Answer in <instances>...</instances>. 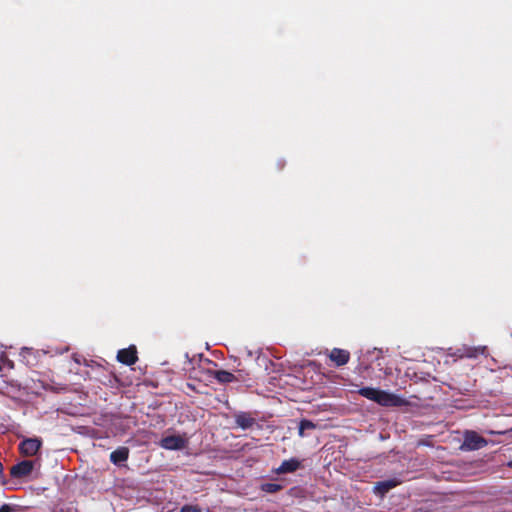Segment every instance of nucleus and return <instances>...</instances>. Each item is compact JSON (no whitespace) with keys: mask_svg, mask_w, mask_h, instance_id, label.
<instances>
[{"mask_svg":"<svg viewBox=\"0 0 512 512\" xmlns=\"http://www.w3.org/2000/svg\"><path fill=\"white\" fill-rule=\"evenodd\" d=\"M117 360L127 366L134 365L138 360L136 346L131 345L128 348L120 349L117 353Z\"/></svg>","mask_w":512,"mask_h":512,"instance_id":"8","label":"nucleus"},{"mask_svg":"<svg viewBox=\"0 0 512 512\" xmlns=\"http://www.w3.org/2000/svg\"><path fill=\"white\" fill-rule=\"evenodd\" d=\"M509 467H511V468H512V461H511V462H509Z\"/></svg>","mask_w":512,"mask_h":512,"instance_id":"21","label":"nucleus"},{"mask_svg":"<svg viewBox=\"0 0 512 512\" xmlns=\"http://www.w3.org/2000/svg\"><path fill=\"white\" fill-rule=\"evenodd\" d=\"M487 352L486 346H462L461 348H457L454 356L458 358H470L475 359L479 355H485Z\"/></svg>","mask_w":512,"mask_h":512,"instance_id":"6","label":"nucleus"},{"mask_svg":"<svg viewBox=\"0 0 512 512\" xmlns=\"http://www.w3.org/2000/svg\"><path fill=\"white\" fill-rule=\"evenodd\" d=\"M399 484L396 480H385L377 482L374 486V492L376 494H379L381 496H384L386 493L389 492L392 488L396 487Z\"/></svg>","mask_w":512,"mask_h":512,"instance_id":"13","label":"nucleus"},{"mask_svg":"<svg viewBox=\"0 0 512 512\" xmlns=\"http://www.w3.org/2000/svg\"><path fill=\"white\" fill-rule=\"evenodd\" d=\"M129 458V449L125 446L118 447L116 450L111 452L110 461L117 466L126 462Z\"/></svg>","mask_w":512,"mask_h":512,"instance_id":"11","label":"nucleus"},{"mask_svg":"<svg viewBox=\"0 0 512 512\" xmlns=\"http://www.w3.org/2000/svg\"><path fill=\"white\" fill-rule=\"evenodd\" d=\"M509 431H512V428H511V429H509V430H505V431H489L488 433H489V434H492V435H493V434H505V433H507V432H509Z\"/></svg>","mask_w":512,"mask_h":512,"instance_id":"19","label":"nucleus"},{"mask_svg":"<svg viewBox=\"0 0 512 512\" xmlns=\"http://www.w3.org/2000/svg\"><path fill=\"white\" fill-rule=\"evenodd\" d=\"M316 427H317L316 424L314 422H312L311 420L302 419L299 422V426H298V435H299V437H301V438L305 437L306 436V434H305L306 430H313Z\"/></svg>","mask_w":512,"mask_h":512,"instance_id":"14","label":"nucleus"},{"mask_svg":"<svg viewBox=\"0 0 512 512\" xmlns=\"http://www.w3.org/2000/svg\"><path fill=\"white\" fill-rule=\"evenodd\" d=\"M180 512H201V508L197 505H184L181 507Z\"/></svg>","mask_w":512,"mask_h":512,"instance_id":"17","label":"nucleus"},{"mask_svg":"<svg viewBox=\"0 0 512 512\" xmlns=\"http://www.w3.org/2000/svg\"><path fill=\"white\" fill-rule=\"evenodd\" d=\"M20 357L22 361L25 362L27 365H34V362L31 361V357L34 358V351L32 348H22L20 352Z\"/></svg>","mask_w":512,"mask_h":512,"instance_id":"16","label":"nucleus"},{"mask_svg":"<svg viewBox=\"0 0 512 512\" xmlns=\"http://www.w3.org/2000/svg\"><path fill=\"white\" fill-rule=\"evenodd\" d=\"M42 446L41 439L34 438H26L19 444V451L25 457L35 456Z\"/></svg>","mask_w":512,"mask_h":512,"instance_id":"3","label":"nucleus"},{"mask_svg":"<svg viewBox=\"0 0 512 512\" xmlns=\"http://www.w3.org/2000/svg\"><path fill=\"white\" fill-rule=\"evenodd\" d=\"M34 469V462L31 460H23L10 469V475L13 478H24L31 474Z\"/></svg>","mask_w":512,"mask_h":512,"instance_id":"7","label":"nucleus"},{"mask_svg":"<svg viewBox=\"0 0 512 512\" xmlns=\"http://www.w3.org/2000/svg\"><path fill=\"white\" fill-rule=\"evenodd\" d=\"M3 472V465L2 463L0 462V474Z\"/></svg>","mask_w":512,"mask_h":512,"instance_id":"20","label":"nucleus"},{"mask_svg":"<svg viewBox=\"0 0 512 512\" xmlns=\"http://www.w3.org/2000/svg\"><path fill=\"white\" fill-rule=\"evenodd\" d=\"M359 395L365 397L371 401L376 402L382 406H400L402 404V399L395 394L388 393L384 390H380L373 387H362L358 390Z\"/></svg>","mask_w":512,"mask_h":512,"instance_id":"1","label":"nucleus"},{"mask_svg":"<svg viewBox=\"0 0 512 512\" xmlns=\"http://www.w3.org/2000/svg\"><path fill=\"white\" fill-rule=\"evenodd\" d=\"M325 355L330 359L331 362L334 363L336 367L344 366L350 360V352L341 348H333L330 351L327 350Z\"/></svg>","mask_w":512,"mask_h":512,"instance_id":"5","label":"nucleus"},{"mask_svg":"<svg viewBox=\"0 0 512 512\" xmlns=\"http://www.w3.org/2000/svg\"><path fill=\"white\" fill-rule=\"evenodd\" d=\"M210 373L221 384H228L237 381L236 376L226 370H215Z\"/></svg>","mask_w":512,"mask_h":512,"instance_id":"12","label":"nucleus"},{"mask_svg":"<svg viewBox=\"0 0 512 512\" xmlns=\"http://www.w3.org/2000/svg\"><path fill=\"white\" fill-rule=\"evenodd\" d=\"M160 447L166 450H182L187 445V440L181 435H169L159 442Z\"/></svg>","mask_w":512,"mask_h":512,"instance_id":"4","label":"nucleus"},{"mask_svg":"<svg viewBox=\"0 0 512 512\" xmlns=\"http://www.w3.org/2000/svg\"><path fill=\"white\" fill-rule=\"evenodd\" d=\"M302 467L301 461L297 458L284 460L281 465L274 470L276 474L293 473Z\"/></svg>","mask_w":512,"mask_h":512,"instance_id":"9","label":"nucleus"},{"mask_svg":"<svg viewBox=\"0 0 512 512\" xmlns=\"http://www.w3.org/2000/svg\"><path fill=\"white\" fill-rule=\"evenodd\" d=\"M235 423L238 427L246 430L256 424V419L248 412H240L235 415Z\"/></svg>","mask_w":512,"mask_h":512,"instance_id":"10","label":"nucleus"},{"mask_svg":"<svg viewBox=\"0 0 512 512\" xmlns=\"http://www.w3.org/2000/svg\"><path fill=\"white\" fill-rule=\"evenodd\" d=\"M488 441L473 430L464 433V439L460 446L462 451H475L487 446Z\"/></svg>","mask_w":512,"mask_h":512,"instance_id":"2","label":"nucleus"},{"mask_svg":"<svg viewBox=\"0 0 512 512\" xmlns=\"http://www.w3.org/2000/svg\"><path fill=\"white\" fill-rule=\"evenodd\" d=\"M0 512H15V508L9 504H3L0 507Z\"/></svg>","mask_w":512,"mask_h":512,"instance_id":"18","label":"nucleus"},{"mask_svg":"<svg viewBox=\"0 0 512 512\" xmlns=\"http://www.w3.org/2000/svg\"><path fill=\"white\" fill-rule=\"evenodd\" d=\"M283 489V486L281 484H277V483H263L261 484L260 486V490L265 492V493H269V494H273V493H277L279 491H281Z\"/></svg>","mask_w":512,"mask_h":512,"instance_id":"15","label":"nucleus"}]
</instances>
